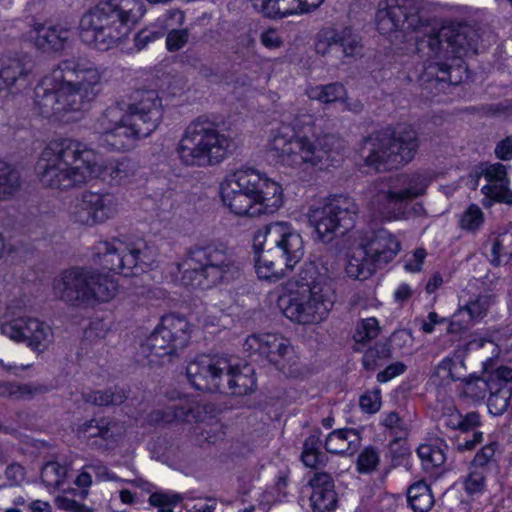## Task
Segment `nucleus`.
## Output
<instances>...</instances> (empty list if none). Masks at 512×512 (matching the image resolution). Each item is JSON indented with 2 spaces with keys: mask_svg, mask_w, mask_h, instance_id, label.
I'll list each match as a JSON object with an SVG mask.
<instances>
[{
  "mask_svg": "<svg viewBox=\"0 0 512 512\" xmlns=\"http://www.w3.org/2000/svg\"><path fill=\"white\" fill-rule=\"evenodd\" d=\"M46 385L38 383L0 382V396L13 400H31L48 392Z\"/></svg>",
  "mask_w": 512,
  "mask_h": 512,
  "instance_id": "obj_38",
  "label": "nucleus"
},
{
  "mask_svg": "<svg viewBox=\"0 0 512 512\" xmlns=\"http://www.w3.org/2000/svg\"><path fill=\"white\" fill-rule=\"evenodd\" d=\"M430 379L433 384L440 387L466 380L464 361L458 357H445L433 368Z\"/></svg>",
  "mask_w": 512,
  "mask_h": 512,
  "instance_id": "obj_31",
  "label": "nucleus"
},
{
  "mask_svg": "<svg viewBox=\"0 0 512 512\" xmlns=\"http://www.w3.org/2000/svg\"><path fill=\"white\" fill-rule=\"evenodd\" d=\"M190 339V325L181 316L169 314L161 318L154 331L141 344L146 358L164 357L186 347Z\"/></svg>",
  "mask_w": 512,
  "mask_h": 512,
  "instance_id": "obj_16",
  "label": "nucleus"
},
{
  "mask_svg": "<svg viewBox=\"0 0 512 512\" xmlns=\"http://www.w3.org/2000/svg\"><path fill=\"white\" fill-rule=\"evenodd\" d=\"M498 448L497 442H491L490 444L484 446L479 452L476 453L473 459V464L475 466L484 467L490 461L493 460L495 453Z\"/></svg>",
  "mask_w": 512,
  "mask_h": 512,
  "instance_id": "obj_59",
  "label": "nucleus"
},
{
  "mask_svg": "<svg viewBox=\"0 0 512 512\" xmlns=\"http://www.w3.org/2000/svg\"><path fill=\"white\" fill-rule=\"evenodd\" d=\"M380 328L376 318H367L361 320L353 335L355 341L354 350L360 352L362 348L379 334Z\"/></svg>",
  "mask_w": 512,
  "mask_h": 512,
  "instance_id": "obj_43",
  "label": "nucleus"
},
{
  "mask_svg": "<svg viewBox=\"0 0 512 512\" xmlns=\"http://www.w3.org/2000/svg\"><path fill=\"white\" fill-rule=\"evenodd\" d=\"M6 483L2 487H19L26 480V469L18 462L9 463L4 470Z\"/></svg>",
  "mask_w": 512,
  "mask_h": 512,
  "instance_id": "obj_51",
  "label": "nucleus"
},
{
  "mask_svg": "<svg viewBox=\"0 0 512 512\" xmlns=\"http://www.w3.org/2000/svg\"><path fill=\"white\" fill-rule=\"evenodd\" d=\"M407 369V366L403 362H395L388 365L383 371L377 374V381L384 383L391 379L403 374Z\"/></svg>",
  "mask_w": 512,
  "mask_h": 512,
  "instance_id": "obj_60",
  "label": "nucleus"
},
{
  "mask_svg": "<svg viewBox=\"0 0 512 512\" xmlns=\"http://www.w3.org/2000/svg\"><path fill=\"white\" fill-rule=\"evenodd\" d=\"M183 281L192 287H211L229 282L239 274L232 250L221 242L193 246L187 251Z\"/></svg>",
  "mask_w": 512,
  "mask_h": 512,
  "instance_id": "obj_9",
  "label": "nucleus"
},
{
  "mask_svg": "<svg viewBox=\"0 0 512 512\" xmlns=\"http://www.w3.org/2000/svg\"><path fill=\"white\" fill-rule=\"evenodd\" d=\"M322 445L320 431L313 432L305 439L301 453V461L306 467L319 469L327 464L328 457L321 451Z\"/></svg>",
  "mask_w": 512,
  "mask_h": 512,
  "instance_id": "obj_37",
  "label": "nucleus"
},
{
  "mask_svg": "<svg viewBox=\"0 0 512 512\" xmlns=\"http://www.w3.org/2000/svg\"><path fill=\"white\" fill-rule=\"evenodd\" d=\"M357 213L358 206L354 199L339 195L322 206L312 207L309 211V222L319 238L329 242L338 233L344 234L354 226Z\"/></svg>",
  "mask_w": 512,
  "mask_h": 512,
  "instance_id": "obj_12",
  "label": "nucleus"
},
{
  "mask_svg": "<svg viewBox=\"0 0 512 512\" xmlns=\"http://www.w3.org/2000/svg\"><path fill=\"white\" fill-rule=\"evenodd\" d=\"M121 434V426L107 418L91 419L77 428V435L84 440L100 438L106 442H114Z\"/></svg>",
  "mask_w": 512,
  "mask_h": 512,
  "instance_id": "obj_33",
  "label": "nucleus"
},
{
  "mask_svg": "<svg viewBox=\"0 0 512 512\" xmlns=\"http://www.w3.org/2000/svg\"><path fill=\"white\" fill-rule=\"evenodd\" d=\"M426 0H380L375 24L380 34L398 37L409 31L421 32L415 40L416 53L423 61L427 80L456 85L453 73L461 68L464 57L477 53L478 31L468 24H452L440 29L429 26Z\"/></svg>",
  "mask_w": 512,
  "mask_h": 512,
  "instance_id": "obj_1",
  "label": "nucleus"
},
{
  "mask_svg": "<svg viewBox=\"0 0 512 512\" xmlns=\"http://www.w3.org/2000/svg\"><path fill=\"white\" fill-rule=\"evenodd\" d=\"M33 31L35 32L34 44L43 52L62 51L72 38L71 29L62 25L37 24Z\"/></svg>",
  "mask_w": 512,
  "mask_h": 512,
  "instance_id": "obj_28",
  "label": "nucleus"
},
{
  "mask_svg": "<svg viewBox=\"0 0 512 512\" xmlns=\"http://www.w3.org/2000/svg\"><path fill=\"white\" fill-rule=\"evenodd\" d=\"M256 10L268 17H284L297 10L308 12L319 7L324 0H250Z\"/></svg>",
  "mask_w": 512,
  "mask_h": 512,
  "instance_id": "obj_29",
  "label": "nucleus"
},
{
  "mask_svg": "<svg viewBox=\"0 0 512 512\" xmlns=\"http://www.w3.org/2000/svg\"><path fill=\"white\" fill-rule=\"evenodd\" d=\"M86 403L95 406L120 405L127 399V393L123 388H110L103 391H90L83 394Z\"/></svg>",
  "mask_w": 512,
  "mask_h": 512,
  "instance_id": "obj_41",
  "label": "nucleus"
},
{
  "mask_svg": "<svg viewBox=\"0 0 512 512\" xmlns=\"http://www.w3.org/2000/svg\"><path fill=\"white\" fill-rule=\"evenodd\" d=\"M175 410L173 406L157 409L149 414V421L155 424H168L175 421Z\"/></svg>",
  "mask_w": 512,
  "mask_h": 512,
  "instance_id": "obj_61",
  "label": "nucleus"
},
{
  "mask_svg": "<svg viewBox=\"0 0 512 512\" xmlns=\"http://www.w3.org/2000/svg\"><path fill=\"white\" fill-rule=\"evenodd\" d=\"M399 181L405 185L401 190L384 187L383 182L379 184L381 188L375 184L376 193L372 197L371 204L385 218H397L400 213H396L395 210L399 204L423 196L432 182V175L429 171H419L411 175H403Z\"/></svg>",
  "mask_w": 512,
  "mask_h": 512,
  "instance_id": "obj_17",
  "label": "nucleus"
},
{
  "mask_svg": "<svg viewBox=\"0 0 512 512\" xmlns=\"http://www.w3.org/2000/svg\"><path fill=\"white\" fill-rule=\"evenodd\" d=\"M407 499L414 512H428L434 505L430 487L424 481H418L408 488Z\"/></svg>",
  "mask_w": 512,
  "mask_h": 512,
  "instance_id": "obj_40",
  "label": "nucleus"
},
{
  "mask_svg": "<svg viewBox=\"0 0 512 512\" xmlns=\"http://www.w3.org/2000/svg\"><path fill=\"white\" fill-rule=\"evenodd\" d=\"M118 292L117 283L106 275L90 271L88 305L95 302H108Z\"/></svg>",
  "mask_w": 512,
  "mask_h": 512,
  "instance_id": "obj_35",
  "label": "nucleus"
},
{
  "mask_svg": "<svg viewBox=\"0 0 512 512\" xmlns=\"http://www.w3.org/2000/svg\"><path fill=\"white\" fill-rule=\"evenodd\" d=\"M305 263L294 277L297 287L280 297L278 305L285 317L298 324H315L325 320L334 306V293L328 284L330 271L321 263Z\"/></svg>",
  "mask_w": 512,
  "mask_h": 512,
  "instance_id": "obj_5",
  "label": "nucleus"
},
{
  "mask_svg": "<svg viewBox=\"0 0 512 512\" xmlns=\"http://www.w3.org/2000/svg\"><path fill=\"white\" fill-rule=\"evenodd\" d=\"M464 490L469 496L478 495L484 492L486 483L485 476L480 471H471L463 481Z\"/></svg>",
  "mask_w": 512,
  "mask_h": 512,
  "instance_id": "obj_55",
  "label": "nucleus"
},
{
  "mask_svg": "<svg viewBox=\"0 0 512 512\" xmlns=\"http://www.w3.org/2000/svg\"><path fill=\"white\" fill-rule=\"evenodd\" d=\"M463 382L465 383V394L476 400L484 399L491 389L498 386V383L494 379H489V377L484 379L466 376V380Z\"/></svg>",
  "mask_w": 512,
  "mask_h": 512,
  "instance_id": "obj_48",
  "label": "nucleus"
},
{
  "mask_svg": "<svg viewBox=\"0 0 512 512\" xmlns=\"http://www.w3.org/2000/svg\"><path fill=\"white\" fill-rule=\"evenodd\" d=\"M418 147V136L412 129L394 134L379 131L364 140L361 155L376 171L397 169L414 158Z\"/></svg>",
  "mask_w": 512,
  "mask_h": 512,
  "instance_id": "obj_10",
  "label": "nucleus"
},
{
  "mask_svg": "<svg viewBox=\"0 0 512 512\" xmlns=\"http://www.w3.org/2000/svg\"><path fill=\"white\" fill-rule=\"evenodd\" d=\"M234 147L233 137L221 133L215 122L201 116L186 126L176 153L185 166L207 167L222 162Z\"/></svg>",
  "mask_w": 512,
  "mask_h": 512,
  "instance_id": "obj_7",
  "label": "nucleus"
},
{
  "mask_svg": "<svg viewBox=\"0 0 512 512\" xmlns=\"http://www.w3.org/2000/svg\"><path fill=\"white\" fill-rule=\"evenodd\" d=\"M357 470L360 473H371L379 464V454L372 448H365L357 458Z\"/></svg>",
  "mask_w": 512,
  "mask_h": 512,
  "instance_id": "obj_53",
  "label": "nucleus"
},
{
  "mask_svg": "<svg viewBox=\"0 0 512 512\" xmlns=\"http://www.w3.org/2000/svg\"><path fill=\"white\" fill-rule=\"evenodd\" d=\"M105 69L84 58L61 60L34 89V105L46 117L70 120L101 93Z\"/></svg>",
  "mask_w": 512,
  "mask_h": 512,
  "instance_id": "obj_3",
  "label": "nucleus"
},
{
  "mask_svg": "<svg viewBox=\"0 0 512 512\" xmlns=\"http://www.w3.org/2000/svg\"><path fill=\"white\" fill-rule=\"evenodd\" d=\"M28 73L29 69L23 60L19 58L8 59L0 69V74L11 87L16 85L17 82L25 81Z\"/></svg>",
  "mask_w": 512,
  "mask_h": 512,
  "instance_id": "obj_47",
  "label": "nucleus"
},
{
  "mask_svg": "<svg viewBox=\"0 0 512 512\" xmlns=\"http://www.w3.org/2000/svg\"><path fill=\"white\" fill-rule=\"evenodd\" d=\"M143 3L137 0H101L80 18L81 40L88 46L107 51L117 47L145 14Z\"/></svg>",
  "mask_w": 512,
  "mask_h": 512,
  "instance_id": "obj_6",
  "label": "nucleus"
},
{
  "mask_svg": "<svg viewBox=\"0 0 512 512\" xmlns=\"http://www.w3.org/2000/svg\"><path fill=\"white\" fill-rule=\"evenodd\" d=\"M243 349L248 356L267 359L288 377L297 378L303 374L302 364L289 340L278 334H253L246 338Z\"/></svg>",
  "mask_w": 512,
  "mask_h": 512,
  "instance_id": "obj_15",
  "label": "nucleus"
},
{
  "mask_svg": "<svg viewBox=\"0 0 512 512\" xmlns=\"http://www.w3.org/2000/svg\"><path fill=\"white\" fill-rule=\"evenodd\" d=\"M162 34L158 31L143 29L134 38L135 47L138 51L144 49L149 43L159 39Z\"/></svg>",
  "mask_w": 512,
  "mask_h": 512,
  "instance_id": "obj_64",
  "label": "nucleus"
},
{
  "mask_svg": "<svg viewBox=\"0 0 512 512\" xmlns=\"http://www.w3.org/2000/svg\"><path fill=\"white\" fill-rule=\"evenodd\" d=\"M181 501V496L178 494H165V493H152L149 497V503L152 506L159 507L158 512H173L171 506L176 505Z\"/></svg>",
  "mask_w": 512,
  "mask_h": 512,
  "instance_id": "obj_56",
  "label": "nucleus"
},
{
  "mask_svg": "<svg viewBox=\"0 0 512 512\" xmlns=\"http://www.w3.org/2000/svg\"><path fill=\"white\" fill-rule=\"evenodd\" d=\"M36 168L44 186L68 190L86 183L91 177L100 178L110 186L129 184L136 177L139 165L126 156L103 162L99 153L87 144L61 138L49 142Z\"/></svg>",
  "mask_w": 512,
  "mask_h": 512,
  "instance_id": "obj_2",
  "label": "nucleus"
},
{
  "mask_svg": "<svg viewBox=\"0 0 512 512\" xmlns=\"http://www.w3.org/2000/svg\"><path fill=\"white\" fill-rule=\"evenodd\" d=\"M221 199L224 205L235 215L256 217L262 214L274 213L277 209H270L265 205L266 201L256 196L242 192L225 183L220 186Z\"/></svg>",
  "mask_w": 512,
  "mask_h": 512,
  "instance_id": "obj_24",
  "label": "nucleus"
},
{
  "mask_svg": "<svg viewBox=\"0 0 512 512\" xmlns=\"http://www.w3.org/2000/svg\"><path fill=\"white\" fill-rule=\"evenodd\" d=\"M399 250V241L388 230L379 228L368 232L350 260L347 274L355 279H366L377 265L390 262Z\"/></svg>",
  "mask_w": 512,
  "mask_h": 512,
  "instance_id": "obj_11",
  "label": "nucleus"
},
{
  "mask_svg": "<svg viewBox=\"0 0 512 512\" xmlns=\"http://www.w3.org/2000/svg\"><path fill=\"white\" fill-rule=\"evenodd\" d=\"M89 279V270L83 268L64 270L53 281V293L56 298L70 305H88Z\"/></svg>",
  "mask_w": 512,
  "mask_h": 512,
  "instance_id": "obj_23",
  "label": "nucleus"
},
{
  "mask_svg": "<svg viewBox=\"0 0 512 512\" xmlns=\"http://www.w3.org/2000/svg\"><path fill=\"white\" fill-rule=\"evenodd\" d=\"M67 474L65 466L60 465L58 462H48L44 465L41 471V479L46 487L60 488L64 482Z\"/></svg>",
  "mask_w": 512,
  "mask_h": 512,
  "instance_id": "obj_50",
  "label": "nucleus"
},
{
  "mask_svg": "<svg viewBox=\"0 0 512 512\" xmlns=\"http://www.w3.org/2000/svg\"><path fill=\"white\" fill-rule=\"evenodd\" d=\"M1 333L15 342H24L34 351L43 352L53 342V331L43 321L33 317L14 318L1 325Z\"/></svg>",
  "mask_w": 512,
  "mask_h": 512,
  "instance_id": "obj_21",
  "label": "nucleus"
},
{
  "mask_svg": "<svg viewBox=\"0 0 512 512\" xmlns=\"http://www.w3.org/2000/svg\"><path fill=\"white\" fill-rule=\"evenodd\" d=\"M488 398V409L494 415L503 414L510 403L512 397V388L507 384H498L490 390Z\"/></svg>",
  "mask_w": 512,
  "mask_h": 512,
  "instance_id": "obj_44",
  "label": "nucleus"
},
{
  "mask_svg": "<svg viewBox=\"0 0 512 512\" xmlns=\"http://www.w3.org/2000/svg\"><path fill=\"white\" fill-rule=\"evenodd\" d=\"M188 80L182 74L170 75L167 82V91L172 96L181 95L187 89Z\"/></svg>",
  "mask_w": 512,
  "mask_h": 512,
  "instance_id": "obj_63",
  "label": "nucleus"
},
{
  "mask_svg": "<svg viewBox=\"0 0 512 512\" xmlns=\"http://www.w3.org/2000/svg\"><path fill=\"white\" fill-rule=\"evenodd\" d=\"M361 437L353 428L334 430L326 437L324 447L332 454L353 455L360 447Z\"/></svg>",
  "mask_w": 512,
  "mask_h": 512,
  "instance_id": "obj_32",
  "label": "nucleus"
},
{
  "mask_svg": "<svg viewBox=\"0 0 512 512\" xmlns=\"http://www.w3.org/2000/svg\"><path fill=\"white\" fill-rule=\"evenodd\" d=\"M55 504L59 509L68 512H92V510L86 507L84 504H81L76 500L66 496L57 497L55 499Z\"/></svg>",
  "mask_w": 512,
  "mask_h": 512,
  "instance_id": "obj_62",
  "label": "nucleus"
},
{
  "mask_svg": "<svg viewBox=\"0 0 512 512\" xmlns=\"http://www.w3.org/2000/svg\"><path fill=\"white\" fill-rule=\"evenodd\" d=\"M21 175L16 166L0 157V202L11 200L20 190Z\"/></svg>",
  "mask_w": 512,
  "mask_h": 512,
  "instance_id": "obj_36",
  "label": "nucleus"
},
{
  "mask_svg": "<svg viewBox=\"0 0 512 512\" xmlns=\"http://www.w3.org/2000/svg\"><path fill=\"white\" fill-rule=\"evenodd\" d=\"M98 255L104 268L130 276L143 271L152 262V252L143 241L128 242L118 238L100 242Z\"/></svg>",
  "mask_w": 512,
  "mask_h": 512,
  "instance_id": "obj_13",
  "label": "nucleus"
},
{
  "mask_svg": "<svg viewBox=\"0 0 512 512\" xmlns=\"http://www.w3.org/2000/svg\"><path fill=\"white\" fill-rule=\"evenodd\" d=\"M417 454L422 461L423 468L431 471L442 466L446 461V455L442 448L432 444H422L417 449Z\"/></svg>",
  "mask_w": 512,
  "mask_h": 512,
  "instance_id": "obj_46",
  "label": "nucleus"
},
{
  "mask_svg": "<svg viewBox=\"0 0 512 512\" xmlns=\"http://www.w3.org/2000/svg\"><path fill=\"white\" fill-rule=\"evenodd\" d=\"M118 208L119 201L114 194L84 191L72 204L70 217L75 223L94 226L113 218Z\"/></svg>",
  "mask_w": 512,
  "mask_h": 512,
  "instance_id": "obj_18",
  "label": "nucleus"
},
{
  "mask_svg": "<svg viewBox=\"0 0 512 512\" xmlns=\"http://www.w3.org/2000/svg\"><path fill=\"white\" fill-rule=\"evenodd\" d=\"M359 404L364 412L376 413L381 406L380 390L367 391L360 397Z\"/></svg>",
  "mask_w": 512,
  "mask_h": 512,
  "instance_id": "obj_58",
  "label": "nucleus"
},
{
  "mask_svg": "<svg viewBox=\"0 0 512 512\" xmlns=\"http://www.w3.org/2000/svg\"><path fill=\"white\" fill-rule=\"evenodd\" d=\"M310 496L313 512H331L337 504V494L332 476L326 472L315 473L310 479Z\"/></svg>",
  "mask_w": 512,
  "mask_h": 512,
  "instance_id": "obj_27",
  "label": "nucleus"
},
{
  "mask_svg": "<svg viewBox=\"0 0 512 512\" xmlns=\"http://www.w3.org/2000/svg\"><path fill=\"white\" fill-rule=\"evenodd\" d=\"M189 38L188 29H172L166 36V48L169 52H177L189 42Z\"/></svg>",
  "mask_w": 512,
  "mask_h": 512,
  "instance_id": "obj_54",
  "label": "nucleus"
},
{
  "mask_svg": "<svg viewBox=\"0 0 512 512\" xmlns=\"http://www.w3.org/2000/svg\"><path fill=\"white\" fill-rule=\"evenodd\" d=\"M252 247L256 252L263 246L270 247V252L277 255V259L284 263L286 270H292L304 255L303 239L299 233L289 225L275 222L264 225L253 235Z\"/></svg>",
  "mask_w": 512,
  "mask_h": 512,
  "instance_id": "obj_14",
  "label": "nucleus"
},
{
  "mask_svg": "<svg viewBox=\"0 0 512 512\" xmlns=\"http://www.w3.org/2000/svg\"><path fill=\"white\" fill-rule=\"evenodd\" d=\"M362 49L360 37L348 27L340 30H322L315 43V50L318 54L339 60L360 56Z\"/></svg>",
  "mask_w": 512,
  "mask_h": 512,
  "instance_id": "obj_22",
  "label": "nucleus"
},
{
  "mask_svg": "<svg viewBox=\"0 0 512 512\" xmlns=\"http://www.w3.org/2000/svg\"><path fill=\"white\" fill-rule=\"evenodd\" d=\"M483 220L484 216L482 210L477 205L472 204L463 213L460 226L462 229L475 231L482 225Z\"/></svg>",
  "mask_w": 512,
  "mask_h": 512,
  "instance_id": "obj_52",
  "label": "nucleus"
},
{
  "mask_svg": "<svg viewBox=\"0 0 512 512\" xmlns=\"http://www.w3.org/2000/svg\"><path fill=\"white\" fill-rule=\"evenodd\" d=\"M162 119V101L156 90H139L125 112L108 107L97 119L94 129L102 146L128 151L141 138L155 131Z\"/></svg>",
  "mask_w": 512,
  "mask_h": 512,
  "instance_id": "obj_4",
  "label": "nucleus"
},
{
  "mask_svg": "<svg viewBox=\"0 0 512 512\" xmlns=\"http://www.w3.org/2000/svg\"><path fill=\"white\" fill-rule=\"evenodd\" d=\"M308 95L311 99L328 104L343 100L346 96V89L340 83H331L311 88Z\"/></svg>",
  "mask_w": 512,
  "mask_h": 512,
  "instance_id": "obj_45",
  "label": "nucleus"
},
{
  "mask_svg": "<svg viewBox=\"0 0 512 512\" xmlns=\"http://www.w3.org/2000/svg\"><path fill=\"white\" fill-rule=\"evenodd\" d=\"M235 60L239 64H249L257 60L256 41L250 33L240 34L231 47Z\"/></svg>",
  "mask_w": 512,
  "mask_h": 512,
  "instance_id": "obj_42",
  "label": "nucleus"
},
{
  "mask_svg": "<svg viewBox=\"0 0 512 512\" xmlns=\"http://www.w3.org/2000/svg\"><path fill=\"white\" fill-rule=\"evenodd\" d=\"M493 304V295L480 294L474 299L460 305L451 317L448 332L457 334L469 329L487 315L488 310Z\"/></svg>",
  "mask_w": 512,
  "mask_h": 512,
  "instance_id": "obj_25",
  "label": "nucleus"
},
{
  "mask_svg": "<svg viewBox=\"0 0 512 512\" xmlns=\"http://www.w3.org/2000/svg\"><path fill=\"white\" fill-rule=\"evenodd\" d=\"M253 251L256 273L259 278L277 281L285 275L284 263L277 259L275 253L270 252V247L263 246L261 251L256 252L254 249Z\"/></svg>",
  "mask_w": 512,
  "mask_h": 512,
  "instance_id": "obj_34",
  "label": "nucleus"
},
{
  "mask_svg": "<svg viewBox=\"0 0 512 512\" xmlns=\"http://www.w3.org/2000/svg\"><path fill=\"white\" fill-rule=\"evenodd\" d=\"M173 409L175 410V421L178 422H198L201 421L200 418V407H192L190 405H178L173 404Z\"/></svg>",
  "mask_w": 512,
  "mask_h": 512,
  "instance_id": "obj_57",
  "label": "nucleus"
},
{
  "mask_svg": "<svg viewBox=\"0 0 512 512\" xmlns=\"http://www.w3.org/2000/svg\"><path fill=\"white\" fill-rule=\"evenodd\" d=\"M230 368V357L202 355L191 361L186 370L193 387L213 392L225 389V374Z\"/></svg>",
  "mask_w": 512,
  "mask_h": 512,
  "instance_id": "obj_20",
  "label": "nucleus"
},
{
  "mask_svg": "<svg viewBox=\"0 0 512 512\" xmlns=\"http://www.w3.org/2000/svg\"><path fill=\"white\" fill-rule=\"evenodd\" d=\"M341 149V140L333 134L311 139L306 135L295 137L278 131L270 142V151L280 163L304 170L328 166Z\"/></svg>",
  "mask_w": 512,
  "mask_h": 512,
  "instance_id": "obj_8",
  "label": "nucleus"
},
{
  "mask_svg": "<svg viewBox=\"0 0 512 512\" xmlns=\"http://www.w3.org/2000/svg\"><path fill=\"white\" fill-rule=\"evenodd\" d=\"M488 241L491 243V264L499 266L507 263L512 256V231L493 233Z\"/></svg>",
  "mask_w": 512,
  "mask_h": 512,
  "instance_id": "obj_39",
  "label": "nucleus"
},
{
  "mask_svg": "<svg viewBox=\"0 0 512 512\" xmlns=\"http://www.w3.org/2000/svg\"><path fill=\"white\" fill-rule=\"evenodd\" d=\"M222 183L266 201L265 205L270 209L282 206L281 186L253 168L238 169L228 174Z\"/></svg>",
  "mask_w": 512,
  "mask_h": 512,
  "instance_id": "obj_19",
  "label": "nucleus"
},
{
  "mask_svg": "<svg viewBox=\"0 0 512 512\" xmlns=\"http://www.w3.org/2000/svg\"><path fill=\"white\" fill-rule=\"evenodd\" d=\"M486 181L481 192L490 201L512 205V191L509 189L507 166L501 163L486 164L480 172Z\"/></svg>",
  "mask_w": 512,
  "mask_h": 512,
  "instance_id": "obj_26",
  "label": "nucleus"
},
{
  "mask_svg": "<svg viewBox=\"0 0 512 512\" xmlns=\"http://www.w3.org/2000/svg\"><path fill=\"white\" fill-rule=\"evenodd\" d=\"M391 356L390 347L386 343L379 342L366 350L362 358V364L367 370H375Z\"/></svg>",
  "mask_w": 512,
  "mask_h": 512,
  "instance_id": "obj_49",
  "label": "nucleus"
},
{
  "mask_svg": "<svg viewBox=\"0 0 512 512\" xmlns=\"http://www.w3.org/2000/svg\"><path fill=\"white\" fill-rule=\"evenodd\" d=\"M225 389L221 392L231 393L236 396H243L252 392L256 387L254 369L245 364L239 366L231 359V368L225 374Z\"/></svg>",
  "mask_w": 512,
  "mask_h": 512,
  "instance_id": "obj_30",
  "label": "nucleus"
}]
</instances>
